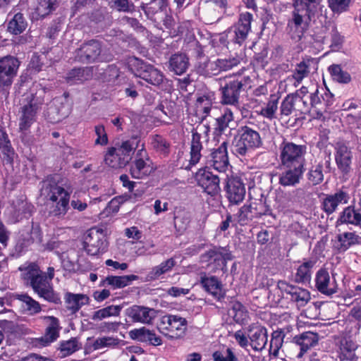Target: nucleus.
Wrapping results in <instances>:
<instances>
[{"mask_svg": "<svg viewBox=\"0 0 361 361\" xmlns=\"http://www.w3.org/2000/svg\"><path fill=\"white\" fill-rule=\"evenodd\" d=\"M20 270L22 271V278L29 283L39 298L54 304L61 302L60 296L54 291L51 282L54 277V267H49L47 272H43L37 264L31 263L25 267H20Z\"/></svg>", "mask_w": 361, "mask_h": 361, "instance_id": "1", "label": "nucleus"}, {"mask_svg": "<svg viewBox=\"0 0 361 361\" xmlns=\"http://www.w3.org/2000/svg\"><path fill=\"white\" fill-rule=\"evenodd\" d=\"M293 11L288 21L291 39L300 41L308 30L312 17L317 11L318 0H293Z\"/></svg>", "mask_w": 361, "mask_h": 361, "instance_id": "2", "label": "nucleus"}, {"mask_svg": "<svg viewBox=\"0 0 361 361\" xmlns=\"http://www.w3.org/2000/svg\"><path fill=\"white\" fill-rule=\"evenodd\" d=\"M250 82L249 76L243 75L240 73L225 78L220 88L221 102L229 105L238 104L241 92L250 87Z\"/></svg>", "mask_w": 361, "mask_h": 361, "instance_id": "3", "label": "nucleus"}, {"mask_svg": "<svg viewBox=\"0 0 361 361\" xmlns=\"http://www.w3.org/2000/svg\"><path fill=\"white\" fill-rule=\"evenodd\" d=\"M262 142L259 132L245 126L238 130V137L233 143V152L240 156H245L260 147Z\"/></svg>", "mask_w": 361, "mask_h": 361, "instance_id": "4", "label": "nucleus"}, {"mask_svg": "<svg viewBox=\"0 0 361 361\" xmlns=\"http://www.w3.org/2000/svg\"><path fill=\"white\" fill-rule=\"evenodd\" d=\"M281 164L283 167H305L307 146L283 141L279 147Z\"/></svg>", "mask_w": 361, "mask_h": 361, "instance_id": "5", "label": "nucleus"}, {"mask_svg": "<svg viewBox=\"0 0 361 361\" xmlns=\"http://www.w3.org/2000/svg\"><path fill=\"white\" fill-rule=\"evenodd\" d=\"M187 326L185 318L175 314H166L160 318L157 329L169 339H180L185 335Z\"/></svg>", "mask_w": 361, "mask_h": 361, "instance_id": "6", "label": "nucleus"}, {"mask_svg": "<svg viewBox=\"0 0 361 361\" xmlns=\"http://www.w3.org/2000/svg\"><path fill=\"white\" fill-rule=\"evenodd\" d=\"M128 66L135 76L145 80L149 84L158 86L164 81V75L161 71L141 59L136 57L130 58Z\"/></svg>", "mask_w": 361, "mask_h": 361, "instance_id": "7", "label": "nucleus"}, {"mask_svg": "<svg viewBox=\"0 0 361 361\" xmlns=\"http://www.w3.org/2000/svg\"><path fill=\"white\" fill-rule=\"evenodd\" d=\"M103 49L101 43L97 40H90L83 43L75 51V60L82 63H92L97 61H109L112 59L111 55L102 54Z\"/></svg>", "mask_w": 361, "mask_h": 361, "instance_id": "8", "label": "nucleus"}, {"mask_svg": "<svg viewBox=\"0 0 361 361\" xmlns=\"http://www.w3.org/2000/svg\"><path fill=\"white\" fill-rule=\"evenodd\" d=\"M238 57H228L218 59L215 61L205 59L202 62H199L197 66V71L200 75L204 76L216 75L222 71H227L240 63Z\"/></svg>", "mask_w": 361, "mask_h": 361, "instance_id": "9", "label": "nucleus"}, {"mask_svg": "<svg viewBox=\"0 0 361 361\" xmlns=\"http://www.w3.org/2000/svg\"><path fill=\"white\" fill-rule=\"evenodd\" d=\"M24 100L25 104L21 108L19 128L20 130H27L35 122L36 114L42 104V99L32 92L27 93Z\"/></svg>", "mask_w": 361, "mask_h": 361, "instance_id": "10", "label": "nucleus"}, {"mask_svg": "<svg viewBox=\"0 0 361 361\" xmlns=\"http://www.w3.org/2000/svg\"><path fill=\"white\" fill-rule=\"evenodd\" d=\"M226 5V0H200L199 8L202 20L208 24L219 20Z\"/></svg>", "mask_w": 361, "mask_h": 361, "instance_id": "11", "label": "nucleus"}, {"mask_svg": "<svg viewBox=\"0 0 361 361\" xmlns=\"http://www.w3.org/2000/svg\"><path fill=\"white\" fill-rule=\"evenodd\" d=\"M20 66V61L13 56L0 58V89L8 87L13 83Z\"/></svg>", "mask_w": 361, "mask_h": 361, "instance_id": "12", "label": "nucleus"}, {"mask_svg": "<svg viewBox=\"0 0 361 361\" xmlns=\"http://www.w3.org/2000/svg\"><path fill=\"white\" fill-rule=\"evenodd\" d=\"M107 247L106 236L101 229L92 228L88 231L84 241L87 253L92 256L105 252Z\"/></svg>", "mask_w": 361, "mask_h": 361, "instance_id": "13", "label": "nucleus"}, {"mask_svg": "<svg viewBox=\"0 0 361 361\" xmlns=\"http://www.w3.org/2000/svg\"><path fill=\"white\" fill-rule=\"evenodd\" d=\"M228 142L224 141L221 145L212 151L207 157V167L213 169L219 173H225L229 166L227 152Z\"/></svg>", "mask_w": 361, "mask_h": 361, "instance_id": "14", "label": "nucleus"}, {"mask_svg": "<svg viewBox=\"0 0 361 361\" xmlns=\"http://www.w3.org/2000/svg\"><path fill=\"white\" fill-rule=\"evenodd\" d=\"M152 171V161L145 149L144 144H142L130 167V173L133 178L140 179L148 176Z\"/></svg>", "mask_w": 361, "mask_h": 361, "instance_id": "15", "label": "nucleus"}, {"mask_svg": "<svg viewBox=\"0 0 361 361\" xmlns=\"http://www.w3.org/2000/svg\"><path fill=\"white\" fill-rule=\"evenodd\" d=\"M335 161L338 170L343 174H348L351 170L353 154L351 149L344 142H338L334 147Z\"/></svg>", "mask_w": 361, "mask_h": 361, "instance_id": "16", "label": "nucleus"}, {"mask_svg": "<svg viewBox=\"0 0 361 361\" xmlns=\"http://www.w3.org/2000/svg\"><path fill=\"white\" fill-rule=\"evenodd\" d=\"M126 314L133 322L151 324L156 318L157 311L143 305H133L126 310Z\"/></svg>", "mask_w": 361, "mask_h": 361, "instance_id": "17", "label": "nucleus"}, {"mask_svg": "<svg viewBox=\"0 0 361 361\" xmlns=\"http://www.w3.org/2000/svg\"><path fill=\"white\" fill-rule=\"evenodd\" d=\"M278 288L283 293L290 296V300L295 302L298 306H305L310 300V292L302 288L290 285L285 281H279Z\"/></svg>", "mask_w": 361, "mask_h": 361, "instance_id": "18", "label": "nucleus"}, {"mask_svg": "<svg viewBox=\"0 0 361 361\" xmlns=\"http://www.w3.org/2000/svg\"><path fill=\"white\" fill-rule=\"evenodd\" d=\"M197 184L210 195H216L220 190V178L206 169H200L196 174Z\"/></svg>", "mask_w": 361, "mask_h": 361, "instance_id": "19", "label": "nucleus"}, {"mask_svg": "<svg viewBox=\"0 0 361 361\" xmlns=\"http://www.w3.org/2000/svg\"><path fill=\"white\" fill-rule=\"evenodd\" d=\"M315 287L319 292L326 295H332L338 290V284L334 277H331L328 271L320 269L315 276Z\"/></svg>", "mask_w": 361, "mask_h": 361, "instance_id": "20", "label": "nucleus"}, {"mask_svg": "<svg viewBox=\"0 0 361 361\" xmlns=\"http://www.w3.org/2000/svg\"><path fill=\"white\" fill-rule=\"evenodd\" d=\"M226 192L229 202L234 204H238L243 202L245 196V184L238 177L228 178Z\"/></svg>", "mask_w": 361, "mask_h": 361, "instance_id": "21", "label": "nucleus"}, {"mask_svg": "<svg viewBox=\"0 0 361 361\" xmlns=\"http://www.w3.org/2000/svg\"><path fill=\"white\" fill-rule=\"evenodd\" d=\"M350 200L349 194L343 190H338L332 194L326 195L322 202V208L329 215L335 212L340 204H345Z\"/></svg>", "mask_w": 361, "mask_h": 361, "instance_id": "22", "label": "nucleus"}, {"mask_svg": "<svg viewBox=\"0 0 361 361\" xmlns=\"http://www.w3.org/2000/svg\"><path fill=\"white\" fill-rule=\"evenodd\" d=\"M252 15L245 12L240 15L239 19L233 27V42L241 44L245 41L251 29Z\"/></svg>", "mask_w": 361, "mask_h": 361, "instance_id": "23", "label": "nucleus"}, {"mask_svg": "<svg viewBox=\"0 0 361 361\" xmlns=\"http://www.w3.org/2000/svg\"><path fill=\"white\" fill-rule=\"evenodd\" d=\"M330 168V157L319 161H315L310 167L307 173V178L308 181L313 185L320 184L324 180V173L329 172Z\"/></svg>", "mask_w": 361, "mask_h": 361, "instance_id": "24", "label": "nucleus"}, {"mask_svg": "<svg viewBox=\"0 0 361 361\" xmlns=\"http://www.w3.org/2000/svg\"><path fill=\"white\" fill-rule=\"evenodd\" d=\"M32 206L22 197L13 200L8 209L13 222H17L23 218H28L32 213Z\"/></svg>", "mask_w": 361, "mask_h": 361, "instance_id": "25", "label": "nucleus"}, {"mask_svg": "<svg viewBox=\"0 0 361 361\" xmlns=\"http://www.w3.org/2000/svg\"><path fill=\"white\" fill-rule=\"evenodd\" d=\"M337 352L342 360H353L357 344L350 336H341L335 339Z\"/></svg>", "mask_w": 361, "mask_h": 361, "instance_id": "26", "label": "nucleus"}, {"mask_svg": "<svg viewBox=\"0 0 361 361\" xmlns=\"http://www.w3.org/2000/svg\"><path fill=\"white\" fill-rule=\"evenodd\" d=\"M41 192L42 195L52 202H56L61 198L70 197L69 193L63 187L51 180L44 182Z\"/></svg>", "mask_w": 361, "mask_h": 361, "instance_id": "27", "label": "nucleus"}, {"mask_svg": "<svg viewBox=\"0 0 361 361\" xmlns=\"http://www.w3.org/2000/svg\"><path fill=\"white\" fill-rule=\"evenodd\" d=\"M41 318L47 324L44 336L41 341L43 342V345H47L56 341L59 336L60 323L59 319L54 316H44Z\"/></svg>", "mask_w": 361, "mask_h": 361, "instance_id": "28", "label": "nucleus"}, {"mask_svg": "<svg viewBox=\"0 0 361 361\" xmlns=\"http://www.w3.org/2000/svg\"><path fill=\"white\" fill-rule=\"evenodd\" d=\"M250 344L255 350H262L267 342V329L260 325H252L248 329Z\"/></svg>", "mask_w": 361, "mask_h": 361, "instance_id": "29", "label": "nucleus"}, {"mask_svg": "<svg viewBox=\"0 0 361 361\" xmlns=\"http://www.w3.org/2000/svg\"><path fill=\"white\" fill-rule=\"evenodd\" d=\"M312 69H317V63L314 59H304L298 63L291 75L294 86L298 87L304 78H307Z\"/></svg>", "mask_w": 361, "mask_h": 361, "instance_id": "30", "label": "nucleus"}, {"mask_svg": "<svg viewBox=\"0 0 361 361\" xmlns=\"http://www.w3.org/2000/svg\"><path fill=\"white\" fill-rule=\"evenodd\" d=\"M293 340L300 348L297 357L301 358L311 348L318 343L319 335L312 331H306L298 336H295Z\"/></svg>", "mask_w": 361, "mask_h": 361, "instance_id": "31", "label": "nucleus"}, {"mask_svg": "<svg viewBox=\"0 0 361 361\" xmlns=\"http://www.w3.org/2000/svg\"><path fill=\"white\" fill-rule=\"evenodd\" d=\"M130 337L133 340L140 342H148L149 344L157 346L162 344V340L154 331L149 330L143 326L139 329H134L129 331Z\"/></svg>", "mask_w": 361, "mask_h": 361, "instance_id": "32", "label": "nucleus"}, {"mask_svg": "<svg viewBox=\"0 0 361 361\" xmlns=\"http://www.w3.org/2000/svg\"><path fill=\"white\" fill-rule=\"evenodd\" d=\"M200 283L204 289L218 300L225 297L226 293L222 284L216 276H202Z\"/></svg>", "mask_w": 361, "mask_h": 361, "instance_id": "33", "label": "nucleus"}, {"mask_svg": "<svg viewBox=\"0 0 361 361\" xmlns=\"http://www.w3.org/2000/svg\"><path fill=\"white\" fill-rule=\"evenodd\" d=\"M286 170L279 176V183L283 186H295L300 183L305 167H284Z\"/></svg>", "mask_w": 361, "mask_h": 361, "instance_id": "34", "label": "nucleus"}, {"mask_svg": "<svg viewBox=\"0 0 361 361\" xmlns=\"http://www.w3.org/2000/svg\"><path fill=\"white\" fill-rule=\"evenodd\" d=\"M169 64L171 71L180 75L186 72L190 66L189 58L184 53L174 54L170 57Z\"/></svg>", "mask_w": 361, "mask_h": 361, "instance_id": "35", "label": "nucleus"}, {"mask_svg": "<svg viewBox=\"0 0 361 361\" xmlns=\"http://www.w3.org/2000/svg\"><path fill=\"white\" fill-rule=\"evenodd\" d=\"M343 224L361 226V212L352 205L345 207L336 221L337 226Z\"/></svg>", "mask_w": 361, "mask_h": 361, "instance_id": "36", "label": "nucleus"}, {"mask_svg": "<svg viewBox=\"0 0 361 361\" xmlns=\"http://www.w3.org/2000/svg\"><path fill=\"white\" fill-rule=\"evenodd\" d=\"M136 275H126V276H109L104 279L99 284V286H111L113 289H118L124 288L130 283L137 279Z\"/></svg>", "mask_w": 361, "mask_h": 361, "instance_id": "37", "label": "nucleus"}, {"mask_svg": "<svg viewBox=\"0 0 361 361\" xmlns=\"http://www.w3.org/2000/svg\"><path fill=\"white\" fill-rule=\"evenodd\" d=\"M65 302L66 307L75 313L82 306L89 304L90 298L85 294L67 293L65 295Z\"/></svg>", "mask_w": 361, "mask_h": 361, "instance_id": "38", "label": "nucleus"}, {"mask_svg": "<svg viewBox=\"0 0 361 361\" xmlns=\"http://www.w3.org/2000/svg\"><path fill=\"white\" fill-rule=\"evenodd\" d=\"M70 114V109L67 104L59 102L56 99L54 102V107L51 106L49 109L48 114L50 122L58 123L62 119L66 118Z\"/></svg>", "mask_w": 361, "mask_h": 361, "instance_id": "39", "label": "nucleus"}, {"mask_svg": "<svg viewBox=\"0 0 361 361\" xmlns=\"http://www.w3.org/2000/svg\"><path fill=\"white\" fill-rule=\"evenodd\" d=\"M15 298L21 302V307L29 314L34 315L41 312L42 308L39 302L29 295L26 293L17 294Z\"/></svg>", "mask_w": 361, "mask_h": 361, "instance_id": "40", "label": "nucleus"}, {"mask_svg": "<svg viewBox=\"0 0 361 361\" xmlns=\"http://www.w3.org/2000/svg\"><path fill=\"white\" fill-rule=\"evenodd\" d=\"M338 244L337 249L339 252H345L350 247L360 243L361 238L353 232H345L337 235Z\"/></svg>", "mask_w": 361, "mask_h": 361, "instance_id": "41", "label": "nucleus"}, {"mask_svg": "<svg viewBox=\"0 0 361 361\" xmlns=\"http://www.w3.org/2000/svg\"><path fill=\"white\" fill-rule=\"evenodd\" d=\"M175 265V259L173 258H169L162 262L160 264L154 267L148 273L147 278L149 280L158 279L161 275L171 271Z\"/></svg>", "mask_w": 361, "mask_h": 361, "instance_id": "42", "label": "nucleus"}, {"mask_svg": "<svg viewBox=\"0 0 361 361\" xmlns=\"http://www.w3.org/2000/svg\"><path fill=\"white\" fill-rule=\"evenodd\" d=\"M234 116L232 111L226 108L223 114L216 119L214 132L216 135H221L227 128H230L233 122Z\"/></svg>", "mask_w": 361, "mask_h": 361, "instance_id": "43", "label": "nucleus"}, {"mask_svg": "<svg viewBox=\"0 0 361 361\" xmlns=\"http://www.w3.org/2000/svg\"><path fill=\"white\" fill-rule=\"evenodd\" d=\"M202 145L201 142V135L197 132L192 133L190 145V164L195 165L197 164L202 157L201 150Z\"/></svg>", "mask_w": 361, "mask_h": 361, "instance_id": "44", "label": "nucleus"}, {"mask_svg": "<svg viewBox=\"0 0 361 361\" xmlns=\"http://www.w3.org/2000/svg\"><path fill=\"white\" fill-rule=\"evenodd\" d=\"M127 157L121 158L116 150V147H111L109 149L105 155V163L111 168H122L127 164Z\"/></svg>", "mask_w": 361, "mask_h": 361, "instance_id": "45", "label": "nucleus"}, {"mask_svg": "<svg viewBox=\"0 0 361 361\" xmlns=\"http://www.w3.org/2000/svg\"><path fill=\"white\" fill-rule=\"evenodd\" d=\"M0 150L4 154V159L8 163L11 164L13 161L15 152L8 140L6 133L0 128Z\"/></svg>", "mask_w": 361, "mask_h": 361, "instance_id": "46", "label": "nucleus"}, {"mask_svg": "<svg viewBox=\"0 0 361 361\" xmlns=\"http://www.w3.org/2000/svg\"><path fill=\"white\" fill-rule=\"evenodd\" d=\"M314 265V262L309 260L302 263L297 269L295 281L297 283H308L311 279V269Z\"/></svg>", "mask_w": 361, "mask_h": 361, "instance_id": "47", "label": "nucleus"}, {"mask_svg": "<svg viewBox=\"0 0 361 361\" xmlns=\"http://www.w3.org/2000/svg\"><path fill=\"white\" fill-rule=\"evenodd\" d=\"M27 27V21L23 15L18 13L8 23V30L13 35L22 33Z\"/></svg>", "mask_w": 361, "mask_h": 361, "instance_id": "48", "label": "nucleus"}, {"mask_svg": "<svg viewBox=\"0 0 361 361\" xmlns=\"http://www.w3.org/2000/svg\"><path fill=\"white\" fill-rule=\"evenodd\" d=\"M60 0H37L35 11L37 14L44 18L50 14L58 6Z\"/></svg>", "mask_w": 361, "mask_h": 361, "instance_id": "49", "label": "nucleus"}, {"mask_svg": "<svg viewBox=\"0 0 361 361\" xmlns=\"http://www.w3.org/2000/svg\"><path fill=\"white\" fill-rule=\"evenodd\" d=\"M251 202L240 207L237 214L238 221L241 226L247 225L254 219H257Z\"/></svg>", "mask_w": 361, "mask_h": 361, "instance_id": "50", "label": "nucleus"}, {"mask_svg": "<svg viewBox=\"0 0 361 361\" xmlns=\"http://www.w3.org/2000/svg\"><path fill=\"white\" fill-rule=\"evenodd\" d=\"M121 310V307L119 305H109L95 311L92 316V319L100 321L109 317L118 316Z\"/></svg>", "mask_w": 361, "mask_h": 361, "instance_id": "51", "label": "nucleus"}, {"mask_svg": "<svg viewBox=\"0 0 361 361\" xmlns=\"http://www.w3.org/2000/svg\"><path fill=\"white\" fill-rule=\"evenodd\" d=\"M332 79L339 83L347 84L350 82V75L342 69L340 65L333 64L329 67Z\"/></svg>", "mask_w": 361, "mask_h": 361, "instance_id": "52", "label": "nucleus"}, {"mask_svg": "<svg viewBox=\"0 0 361 361\" xmlns=\"http://www.w3.org/2000/svg\"><path fill=\"white\" fill-rule=\"evenodd\" d=\"M151 145L156 152L164 156L168 155L170 152L169 142L159 135H154L152 137Z\"/></svg>", "mask_w": 361, "mask_h": 361, "instance_id": "53", "label": "nucleus"}, {"mask_svg": "<svg viewBox=\"0 0 361 361\" xmlns=\"http://www.w3.org/2000/svg\"><path fill=\"white\" fill-rule=\"evenodd\" d=\"M87 70L85 68H73L70 71L66 77V80L70 85L82 82L88 78Z\"/></svg>", "mask_w": 361, "mask_h": 361, "instance_id": "54", "label": "nucleus"}, {"mask_svg": "<svg viewBox=\"0 0 361 361\" xmlns=\"http://www.w3.org/2000/svg\"><path fill=\"white\" fill-rule=\"evenodd\" d=\"M232 259V255L226 247L213 248V261L219 267H225L228 260Z\"/></svg>", "mask_w": 361, "mask_h": 361, "instance_id": "55", "label": "nucleus"}, {"mask_svg": "<svg viewBox=\"0 0 361 361\" xmlns=\"http://www.w3.org/2000/svg\"><path fill=\"white\" fill-rule=\"evenodd\" d=\"M190 222V214L185 211H178L174 217L176 229L182 233L185 231Z\"/></svg>", "mask_w": 361, "mask_h": 361, "instance_id": "56", "label": "nucleus"}, {"mask_svg": "<svg viewBox=\"0 0 361 361\" xmlns=\"http://www.w3.org/2000/svg\"><path fill=\"white\" fill-rule=\"evenodd\" d=\"M231 314L237 323H243L247 317V312L245 307L238 301L232 302Z\"/></svg>", "mask_w": 361, "mask_h": 361, "instance_id": "57", "label": "nucleus"}, {"mask_svg": "<svg viewBox=\"0 0 361 361\" xmlns=\"http://www.w3.org/2000/svg\"><path fill=\"white\" fill-rule=\"evenodd\" d=\"M80 348L78 341L76 338H72L68 341L61 343L60 350L61 357L70 355Z\"/></svg>", "mask_w": 361, "mask_h": 361, "instance_id": "58", "label": "nucleus"}, {"mask_svg": "<svg viewBox=\"0 0 361 361\" xmlns=\"http://www.w3.org/2000/svg\"><path fill=\"white\" fill-rule=\"evenodd\" d=\"M70 197L66 198H61L55 204L52 206L50 213L55 216H64L68 209Z\"/></svg>", "mask_w": 361, "mask_h": 361, "instance_id": "59", "label": "nucleus"}, {"mask_svg": "<svg viewBox=\"0 0 361 361\" xmlns=\"http://www.w3.org/2000/svg\"><path fill=\"white\" fill-rule=\"evenodd\" d=\"M214 361H238V358L233 349L228 348L224 351L216 350L213 353Z\"/></svg>", "mask_w": 361, "mask_h": 361, "instance_id": "60", "label": "nucleus"}, {"mask_svg": "<svg viewBox=\"0 0 361 361\" xmlns=\"http://www.w3.org/2000/svg\"><path fill=\"white\" fill-rule=\"evenodd\" d=\"M281 116H288L293 112H297L293 96L288 94L282 101L280 106Z\"/></svg>", "mask_w": 361, "mask_h": 361, "instance_id": "61", "label": "nucleus"}, {"mask_svg": "<svg viewBox=\"0 0 361 361\" xmlns=\"http://www.w3.org/2000/svg\"><path fill=\"white\" fill-rule=\"evenodd\" d=\"M353 0H328L329 7L335 13H341L350 7Z\"/></svg>", "mask_w": 361, "mask_h": 361, "instance_id": "62", "label": "nucleus"}, {"mask_svg": "<svg viewBox=\"0 0 361 361\" xmlns=\"http://www.w3.org/2000/svg\"><path fill=\"white\" fill-rule=\"evenodd\" d=\"M196 108L197 111L203 113L202 119H204L209 115L211 111L212 102L206 96L200 97L196 101Z\"/></svg>", "mask_w": 361, "mask_h": 361, "instance_id": "63", "label": "nucleus"}, {"mask_svg": "<svg viewBox=\"0 0 361 361\" xmlns=\"http://www.w3.org/2000/svg\"><path fill=\"white\" fill-rule=\"evenodd\" d=\"M111 6L118 11L133 13L135 11V6L130 0H111Z\"/></svg>", "mask_w": 361, "mask_h": 361, "instance_id": "64", "label": "nucleus"}]
</instances>
